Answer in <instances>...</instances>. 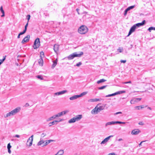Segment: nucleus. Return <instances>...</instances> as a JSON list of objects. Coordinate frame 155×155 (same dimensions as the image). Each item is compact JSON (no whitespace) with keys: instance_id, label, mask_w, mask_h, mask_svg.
Returning a JSON list of instances; mask_svg holds the SVG:
<instances>
[{"instance_id":"f257e3e1","label":"nucleus","mask_w":155,"mask_h":155,"mask_svg":"<svg viewBox=\"0 0 155 155\" xmlns=\"http://www.w3.org/2000/svg\"><path fill=\"white\" fill-rule=\"evenodd\" d=\"M101 104H98L91 111V114H97L100 111L103 110L104 109V106H100Z\"/></svg>"},{"instance_id":"f03ea898","label":"nucleus","mask_w":155,"mask_h":155,"mask_svg":"<svg viewBox=\"0 0 155 155\" xmlns=\"http://www.w3.org/2000/svg\"><path fill=\"white\" fill-rule=\"evenodd\" d=\"M88 30V28L84 25L81 26L78 29V32L81 34H84L87 33Z\"/></svg>"},{"instance_id":"7ed1b4c3","label":"nucleus","mask_w":155,"mask_h":155,"mask_svg":"<svg viewBox=\"0 0 155 155\" xmlns=\"http://www.w3.org/2000/svg\"><path fill=\"white\" fill-rule=\"evenodd\" d=\"M83 54V53L82 52H81L79 54L74 53L73 54H70L68 56V58L69 60H71L75 57H80Z\"/></svg>"},{"instance_id":"20e7f679","label":"nucleus","mask_w":155,"mask_h":155,"mask_svg":"<svg viewBox=\"0 0 155 155\" xmlns=\"http://www.w3.org/2000/svg\"><path fill=\"white\" fill-rule=\"evenodd\" d=\"M20 107H18L9 113H7L5 117H6L11 115H14L17 112H18L20 111Z\"/></svg>"},{"instance_id":"39448f33","label":"nucleus","mask_w":155,"mask_h":155,"mask_svg":"<svg viewBox=\"0 0 155 155\" xmlns=\"http://www.w3.org/2000/svg\"><path fill=\"white\" fill-rule=\"evenodd\" d=\"M82 117V115H79L71 119L69 121L70 123H74L80 120Z\"/></svg>"},{"instance_id":"423d86ee","label":"nucleus","mask_w":155,"mask_h":155,"mask_svg":"<svg viewBox=\"0 0 155 155\" xmlns=\"http://www.w3.org/2000/svg\"><path fill=\"white\" fill-rule=\"evenodd\" d=\"M40 45L39 38H37L35 40L33 45V48L34 49L38 48Z\"/></svg>"},{"instance_id":"0eeeda50","label":"nucleus","mask_w":155,"mask_h":155,"mask_svg":"<svg viewBox=\"0 0 155 155\" xmlns=\"http://www.w3.org/2000/svg\"><path fill=\"white\" fill-rule=\"evenodd\" d=\"M33 135H32L29 138L27 141V145L29 147H30L32 144V141L33 140Z\"/></svg>"},{"instance_id":"6e6552de","label":"nucleus","mask_w":155,"mask_h":155,"mask_svg":"<svg viewBox=\"0 0 155 155\" xmlns=\"http://www.w3.org/2000/svg\"><path fill=\"white\" fill-rule=\"evenodd\" d=\"M48 143H47L46 141L45 142V141L43 140H40L38 143V146H41L42 147L45 146Z\"/></svg>"},{"instance_id":"1a4fd4ad","label":"nucleus","mask_w":155,"mask_h":155,"mask_svg":"<svg viewBox=\"0 0 155 155\" xmlns=\"http://www.w3.org/2000/svg\"><path fill=\"white\" fill-rule=\"evenodd\" d=\"M142 98H135L131 100L130 103L131 104H134L138 102L141 100Z\"/></svg>"},{"instance_id":"9d476101","label":"nucleus","mask_w":155,"mask_h":155,"mask_svg":"<svg viewBox=\"0 0 155 155\" xmlns=\"http://www.w3.org/2000/svg\"><path fill=\"white\" fill-rule=\"evenodd\" d=\"M136 28V27L135 25L132 26L130 29L127 36H129L132 32H134L135 31Z\"/></svg>"},{"instance_id":"9b49d317","label":"nucleus","mask_w":155,"mask_h":155,"mask_svg":"<svg viewBox=\"0 0 155 155\" xmlns=\"http://www.w3.org/2000/svg\"><path fill=\"white\" fill-rule=\"evenodd\" d=\"M113 136L112 135H110V136L107 137H106L105 139H104L101 143V144H105V143H106L108 140L110 139V138L111 137H113Z\"/></svg>"},{"instance_id":"f8f14e48","label":"nucleus","mask_w":155,"mask_h":155,"mask_svg":"<svg viewBox=\"0 0 155 155\" xmlns=\"http://www.w3.org/2000/svg\"><path fill=\"white\" fill-rule=\"evenodd\" d=\"M140 132V130L138 129H135L132 130L131 134L132 135H137Z\"/></svg>"},{"instance_id":"ddd939ff","label":"nucleus","mask_w":155,"mask_h":155,"mask_svg":"<svg viewBox=\"0 0 155 155\" xmlns=\"http://www.w3.org/2000/svg\"><path fill=\"white\" fill-rule=\"evenodd\" d=\"M30 35H27L26 37H25L21 41V43H24L25 42H26L27 41H29V39L30 38Z\"/></svg>"},{"instance_id":"4468645a","label":"nucleus","mask_w":155,"mask_h":155,"mask_svg":"<svg viewBox=\"0 0 155 155\" xmlns=\"http://www.w3.org/2000/svg\"><path fill=\"white\" fill-rule=\"evenodd\" d=\"M54 51L55 52L57 53L59 49V45L56 44L54 45Z\"/></svg>"},{"instance_id":"2eb2a0df","label":"nucleus","mask_w":155,"mask_h":155,"mask_svg":"<svg viewBox=\"0 0 155 155\" xmlns=\"http://www.w3.org/2000/svg\"><path fill=\"white\" fill-rule=\"evenodd\" d=\"M145 20H144L142 22L137 23V24L135 25H136V27L137 26L138 27H139L140 26H142V25H144L145 24Z\"/></svg>"},{"instance_id":"dca6fc26","label":"nucleus","mask_w":155,"mask_h":155,"mask_svg":"<svg viewBox=\"0 0 155 155\" xmlns=\"http://www.w3.org/2000/svg\"><path fill=\"white\" fill-rule=\"evenodd\" d=\"M27 27H28V24H26L25 25V26L24 30H23V31L22 32H21L19 33L20 35H22L25 33V32H26V30H27Z\"/></svg>"},{"instance_id":"f3484780","label":"nucleus","mask_w":155,"mask_h":155,"mask_svg":"<svg viewBox=\"0 0 155 155\" xmlns=\"http://www.w3.org/2000/svg\"><path fill=\"white\" fill-rule=\"evenodd\" d=\"M58 62V59L56 58L55 61H53V64L52 65V68H54L57 65Z\"/></svg>"},{"instance_id":"a211bd4d","label":"nucleus","mask_w":155,"mask_h":155,"mask_svg":"<svg viewBox=\"0 0 155 155\" xmlns=\"http://www.w3.org/2000/svg\"><path fill=\"white\" fill-rule=\"evenodd\" d=\"M66 92H67V91H66V90L63 91H62L60 92L56 93H55V94L56 95H59L61 94H63Z\"/></svg>"},{"instance_id":"6ab92c4d","label":"nucleus","mask_w":155,"mask_h":155,"mask_svg":"<svg viewBox=\"0 0 155 155\" xmlns=\"http://www.w3.org/2000/svg\"><path fill=\"white\" fill-rule=\"evenodd\" d=\"M43 60L42 59V58H41L38 61V63L41 66H42L43 65Z\"/></svg>"},{"instance_id":"aec40b11","label":"nucleus","mask_w":155,"mask_h":155,"mask_svg":"<svg viewBox=\"0 0 155 155\" xmlns=\"http://www.w3.org/2000/svg\"><path fill=\"white\" fill-rule=\"evenodd\" d=\"M11 146L10 145V143H9L7 145V148L8 149V151L9 153H10L11 152V150H10V148L11 147Z\"/></svg>"},{"instance_id":"412c9836","label":"nucleus","mask_w":155,"mask_h":155,"mask_svg":"<svg viewBox=\"0 0 155 155\" xmlns=\"http://www.w3.org/2000/svg\"><path fill=\"white\" fill-rule=\"evenodd\" d=\"M0 10L2 13V15L1 16L2 17H4L5 16V12L4 11L3 9V7L2 6L0 7Z\"/></svg>"},{"instance_id":"4be33fe9","label":"nucleus","mask_w":155,"mask_h":155,"mask_svg":"<svg viewBox=\"0 0 155 155\" xmlns=\"http://www.w3.org/2000/svg\"><path fill=\"white\" fill-rule=\"evenodd\" d=\"M64 153V151L63 150H60L56 154L57 155H61Z\"/></svg>"},{"instance_id":"5701e85b","label":"nucleus","mask_w":155,"mask_h":155,"mask_svg":"<svg viewBox=\"0 0 155 155\" xmlns=\"http://www.w3.org/2000/svg\"><path fill=\"white\" fill-rule=\"evenodd\" d=\"M79 97H78V95H74V96H73L72 97H71L70 98V99L71 100H74L75 99H76L77 98Z\"/></svg>"},{"instance_id":"b1692460","label":"nucleus","mask_w":155,"mask_h":155,"mask_svg":"<svg viewBox=\"0 0 155 155\" xmlns=\"http://www.w3.org/2000/svg\"><path fill=\"white\" fill-rule=\"evenodd\" d=\"M106 80L104 79H101L100 80L98 81L97 83L98 84H99L103 82L106 81Z\"/></svg>"},{"instance_id":"393cba45","label":"nucleus","mask_w":155,"mask_h":155,"mask_svg":"<svg viewBox=\"0 0 155 155\" xmlns=\"http://www.w3.org/2000/svg\"><path fill=\"white\" fill-rule=\"evenodd\" d=\"M87 92H84L82 93H81L80 95H78V97H82V96L87 94Z\"/></svg>"},{"instance_id":"a878e982","label":"nucleus","mask_w":155,"mask_h":155,"mask_svg":"<svg viewBox=\"0 0 155 155\" xmlns=\"http://www.w3.org/2000/svg\"><path fill=\"white\" fill-rule=\"evenodd\" d=\"M125 92V91H120L115 93V95H117L118 94H121Z\"/></svg>"},{"instance_id":"bb28decb","label":"nucleus","mask_w":155,"mask_h":155,"mask_svg":"<svg viewBox=\"0 0 155 155\" xmlns=\"http://www.w3.org/2000/svg\"><path fill=\"white\" fill-rule=\"evenodd\" d=\"M144 107L142 106H136L135 107V108L136 109H137L138 110H139L140 109H142Z\"/></svg>"},{"instance_id":"cd10ccee","label":"nucleus","mask_w":155,"mask_h":155,"mask_svg":"<svg viewBox=\"0 0 155 155\" xmlns=\"http://www.w3.org/2000/svg\"><path fill=\"white\" fill-rule=\"evenodd\" d=\"M116 124L115 123V122L112 121V122H109L107 123L106 124V126H107V125H111L112 124Z\"/></svg>"},{"instance_id":"c85d7f7f","label":"nucleus","mask_w":155,"mask_h":155,"mask_svg":"<svg viewBox=\"0 0 155 155\" xmlns=\"http://www.w3.org/2000/svg\"><path fill=\"white\" fill-rule=\"evenodd\" d=\"M148 30L150 32H151V30H155V28L152 27H150L148 29Z\"/></svg>"},{"instance_id":"c756f323","label":"nucleus","mask_w":155,"mask_h":155,"mask_svg":"<svg viewBox=\"0 0 155 155\" xmlns=\"http://www.w3.org/2000/svg\"><path fill=\"white\" fill-rule=\"evenodd\" d=\"M63 115V112H60V113H59L58 114H57L55 115V117H60L61 116H62Z\"/></svg>"},{"instance_id":"7c9ffc66","label":"nucleus","mask_w":155,"mask_h":155,"mask_svg":"<svg viewBox=\"0 0 155 155\" xmlns=\"http://www.w3.org/2000/svg\"><path fill=\"white\" fill-rule=\"evenodd\" d=\"M107 85H104V86H102V87H99L98 88V89L99 90H102V89H104V88H105V87H107Z\"/></svg>"},{"instance_id":"2f4dec72","label":"nucleus","mask_w":155,"mask_h":155,"mask_svg":"<svg viewBox=\"0 0 155 155\" xmlns=\"http://www.w3.org/2000/svg\"><path fill=\"white\" fill-rule=\"evenodd\" d=\"M134 7V5H133L130 6L129 7H128L127 8V9L129 11L131 9H132Z\"/></svg>"},{"instance_id":"473e14b6","label":"nucleus","mask_w":155,"mask_h":155,"mask_svg":"<svg viewBox=\"0 0 155 155\" xmlns=\"http://www.w3.org/2000/svg\"><path fill=\"white\" fill-rule=\"evenodd\" d=\"M40 56L41 57V58H42V57L44 56V53L43 51H41L40 52Z\"/></svg>"},{"instance_id":"72a5a7b5","label":"nucleus","mask_w":155,"mask_h":155,"mask_svg":"<svg viewBox=\"0 0 155 155\" xmlns=\"http://www.w3.org/2000/svg\"><path fill=\"white\" fill-rule=\"evenodd\" d=\"M27 17H28V21L26 24H28V22L29 19H30V15H27Z\"/></svg>"},{"instance_id":"f704fd0d","label":"nucleus","mask_w":155,"mask_h":155,"mask_svg":"<svg viewBox=\"0 0 155 155\" xmlns=\"http://www.w3.org/2000/svg\"><path fill=\"white\" fill-rule=\"evenodd\" d=\"M95 102L97 101H100L102 100V99L101 98H95L94 99Z\"/></svg>"},{"instance_id":"c9c22d12","label":"nucleus","mask_w":155,"mask_h":155,"mask_svg":"<svg viewBox=\"0 0 155 155\" xmlns=\"http://www.w3.org/2000/svg\"><path fill=\"white\" fill-rule=\"evenodd\" d=\"M115 95V93H113V94H109L108 95H106V97H110V96H114Z\"/></svg>"},{"instance_id":"e433bc0d","label":"nucleus","mask_w":155,"mask_h":155,"mask_svg":"<svg viewBox=\"0 0 155 155\" xmlns=\"http://www.w3.org/2000/svg\"><path fill=\"white\" fill-rule=\"evenodd\" d=\"M88 101V102H95L94 99H90Z\"/></svg>"},{"instance_id":"4c0bfd02","label":"nucleus","mask_w":155,"mask_h":155,"mask_svg":"<svg viewBox=\"0 0 155 155\" xmlns=\"http://www.w3.org/2000/svg\"><path fill=\"white\" fill-rule=\"evenodd\" d=\"M54 124H55L54 123V121H53L52 122H50L49 123V126H51Z\"/></svg>"},{"instance_id":"58836bf2","label":"nucleus","mask_w":155,"mask_h":155,"mask_svg":"<svg viewBox=\"0 0 155 155\" xmlns=\"http://www.w3.org/2000/svg\"><path fill=\"white\" fill-rule=\"evenodd\" d=\"M117 50L119 52H121L123 51V49L122 48H119Z\"/></svg>"},{"instance_id":"ea45409f","label":"nucleus","mask_w":155,"mask_h":155,"mask_svg":"<svg viewBox=\"0 0 155 155\" xmlns=\"http://www.w3.org/2000/svg\"><path fill=\"white\" fill-rule=\"evenodd\" d=\"M37 77L39 79H41V80H43V78L41 75H38L37 76Z\"/></svg>"},{"instance_id":"a19ab883","label":"nucleus","mask_w":155,"mask_h":155,"mask_svg":"<svg viewBox=\"0 0 155 155\" xmlns=\"http://www.w3.org/2000/svg\"><path fill=\"white\" fill-rule=\"evenodd\" d=\"M115 123L116 124H125V122H120V121H116V122H115Z\"/></svg>"},{"instance_id":"79ce46f5","label":"nucleus","mask_w":155,"mask_h":155,"mask_svg":"<svg viewBox=\"0 0 155 155\" xmlns=\"http://www.w3.org/2000/svg\"><path fill=\"white\" fill-rule=\"evenodd\" d=\"M47 143H48V144L49 143L51 142H52L54 141L53 140H46Z\"/></svg>"},{"instance_id":"37998d69","label":"nucleus","mask_w":155,"mask_h":155,"mask_svg":"<svg viewBox=\"0 0 155 155\" xmlns=\"http://www.w3.org/2000/svg\"><path fill=\"white\" fill-rule=\"evenodd\" d=\"M138 124L140 125H143L144 124L143 122L140 121L139 123Z\"/></svg>"},{"instance_id":"c03bdc74","label":"nucleus","mask_w":155,"mask_h":155,"mask_svg":"<svg viewBox=\"0 0 155 155\" xmlns=\"http://www.w3.org/2000/svg\"><path fill=\"white\" fill-rule=\"evenodd\" d=\"M82 63L81 62H79L76 65L78 66L79 67L80 65H81V64Z\"/></svg>"},{"instance_id":"a18cd8bd","label":"nucleus","mask_w":155,"mask_h":155,"mask_svg":"<svg viewBox=\"0 0 155 155\" xmlns=\"http://www.w3.org/2000/svg\"><path fill=\"white\" fill-rule=\"evenodd\" d=\"M128 11L127 9L125 10L124 14V16L126 15L127 11Z\"/></svg>"},{"instance_id":"49530a36","label":"nucleus","mask_w":155,"mask_h":155,"mask_svg":"<svg viewBox=\"0 0 155 155\" xmlns=\"http://www.w3.org/2000/svg\"><path fill=\"white\" fill-rule=\"evenodd\" d=\"M5 57H6V56L5 57H3V58L2 59V60H0V61L1 62H2V63L4 61V60H5Z\"/></svg>"},{"instance_id":"de8ad7c7","label":"nucleus","mask_w":155,"mask_h":155,"mask_svg":"<svg viewBox=\"0 0 155 155\" xmlns=\"http://www.w3.org/2000/svg\"><path fill=\"white\" fill-rule=\"evenodd\" d=\"M5 57H6V56L5 57H3V58L2 59V60H0V61L1 62H2V63L4 61V60H5Z\"/></svg>"},{"instance_id":"09e8293b","label":"nucleus","mask_w":155,"mask_h":155,"mask_svg":"<svg viewBox=\"0 0 155 155\" xmlns=\"http://www.w3.org/2000/svg\"><path fill=\"white\" fill-rule=\"evenodd\" d=\"M68 112V110H66V111H62V112H63V114H66V113Z\"/></svg>"},{"instance_id":"8fccbe9b","label":"nucleus","mask_w":155,"mask_h":155,"mask_svg":"<svg viewBox=\"0 0 155 155\" xmlns=\"http://www.w3.org/2000/svg\"><path fill=\"white\" fill-rule=\"evenodd\" d=\"M131 83V82L130 81L128 82H123V83L124 84H128V83L130 84V83Z\"/></svg>"},{"instance_id":"3c124183","label":"nucleus","mask_w":155,"mask_h":155,"mask_svg":"<svg viewBox=\"0 0 155 155\" xmlns=\"http://www.w3.org/2000/svg\"><path fill=\"white\" fill-rule=\"evenodd\" d=\"M126 60H120V62L121 63H125L126 62Z\"/></svg>"},{"instance_id":"603ef678","label":"nucleus","mask_w":155,"mask_h":155,"mask_svg":"<svg viewBox=\"0 0 155 155\" xmlns=\"http://www.w3.org/2000/svg\"><path fill=\"white\" fill-rule=\"evenodd\" d=\"M107 155H116L115 153H109Z\"/></svg>"},{"instance_id":"864d4df0","label":"nucleus","mask_w":155,"mask_h":155,"mask_svg":"<svg viewBox=\"0 0 155 155\" xmlns=\"http://www.w3.org/2000/svg\"><path fill=\"white\" fill-rule=\"evenodd\" d=\"M29 106V104L28 103H26L25 105V107H28Z\"/></svg>"},{"instance_id":"5fc2aeb1","label":"nucleus","mask_w":155,"mask_h":155,"mask_svg":"<svg viewBox=\"0 0 155 155\" xmlns=\"http://www.w3.org/2000/svg\"><path fill=\"white\" fill-rule=\"evenodd\" d=\"M15 137H18V138H19L20 137V136L18 135V134H16V135Z\"/></svg>"},{"instance_id":"6e6d98bb","label":"nucleus","mask_w":155,"mask_h":155,"mask_svg":"<svg viewBox=\"0 0 155 155\" xmlns=\"http://www.w3.org/2000/svg\"><path fill=\"white\" fill-rule=\"evenodd\" d=\"M122 114V112H119L116 113H115L114 114Z\"/></svg>"},{"instance_id":"4d7b16f0","label":"nucleus","mask_w":155,"mask_h":155,"mask_svg":"<svg viewBox=\"0 0 155 155\" xmlns=\"http://www.w3.org/2000/svg\"><path fill=\"white\" fill-rule=\"evenodd\" d=\"M61 121V120H59V121L55 120H54V123H55H55H56L58 122H59V121Z\"/></svg>"},{"instance_id":"13d9d810","label":"nucleus","mask_w":155,"mask_h":155,"mask_svg":"<svg viewBox=\"0 0 155 155\" xmlns=\"http://www.w3.org/2000/svg\"><path fill=\"white\" fill-rule=\"evenodd\" d=\"M56 117H55V116H54L52 117H50V118H53V119H54Z\"/></svg>"},{"instance_id":"bf43d9fd","label":"nucleus","mask_w":155,"mask_h":155,"mask_svg":"<svg viewBox=\"0 0 155 155\" xmlns=\"http://www.w3.org/2000/svg\"><path fill=\"white\" fill-rule=\"evenodd\" d=\"M79 10V9L77 8L76 9V11H77V12H78V14H79V12H78Z\"/></svg>"},{"instance_id":"052dcab7","label":"nucleus","mask_w":155,"mask_h":155,"mask_svg":"<svg viewBox=\"0 0 155 155\" xmlns=\"http://www.w3.org/2000/svg\"><path fill=\"white\" fill-rule=\"evenodd\" d=\"M144 142V141H141L140 143L139 144V146H141V143L143 142Z\"/></svg>"},{"instance_id":"680f3d73","label":"nucleus","mask_w":155,"mask_h":155,"mask_svg":"<svg viewBox=\"0 0 155 155\" xmlns=\"http://www.w3.org/2000/svg\"><path fill=\"white\" fill-rule=\"evenodd\" d=\"M20 35H19V34L18 35V38H20Z\"/></svg>"},{"instance_id":"e2e57ef3","label":"nucleus","mask_w":155,"mask_h":155,"mask_svg":"<svg viewBox=\"0 0 155 155\" xmlns=\"http://www.w3.org/2000/svg\"><path fill=\"white\" fill-rule=\"evenodd\" d=\"M122 140V139H119L118 140L120 141L121 140Z\"/></svg>"},{"instance_id":"0e129e2a","label":"nucleus","mask_w":155,"mask_h":155,"mask_svg":"<svg viewBox=\"0 0 155 155\" xmlns=\"http://www.w3.org/2000/svg\"><path fill=\"white\" fill-rule=\"evenodd\" d=\"M148 108L150 110H151V108L150 107H148Z\"/></svg>"},{"instance_id":"69168bd1","label":"nucleus","mask_w":155,"mask_h":155,"mask_svg":"<svg viewBox=\"0 0 155 155\" xmlns=\"http://www.w3.org/2000/svg\"><path fill=\"white\" fill-rule=\"evenodd\" d=\"M2 62H1V61H0V65L1 64H2Z\"/></svg>"},{"instance_id":"338daca9","label":"nucleus","mask_w":155,"mask_h":155,"mask_svg":"<svg viewBox=\"0 0 155 155\" xmlns=\"http://www.w3.org/2000/svg\"><path fill=\"white\" fill-rule=\"evenodd\" d=\"M52 118H50V120H51L52 119Z\"/></svg>"},{"instance_id":"774afa93","label":"nucleus","mask_w":155,"mask_h":155,"mask_svg":"<svg viewBox=\"0 0 155 155\" xmlns=\"http://www.w3.org/2000/svg\"><path fill=\"white\" fill-rule=\"evenodd\" d=\"M43 135H44V136H45V135H44V134H43Z\"/></svg>"}]
</instances>
